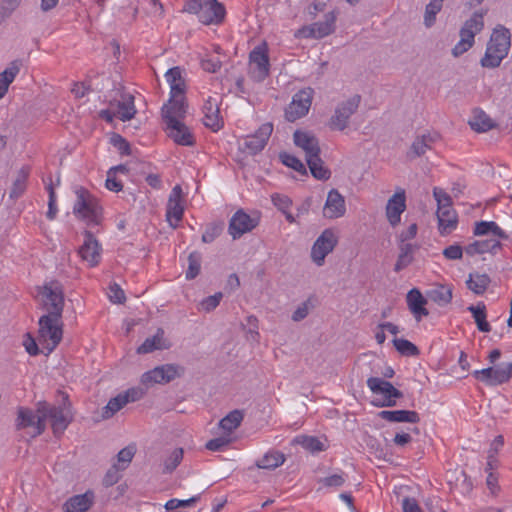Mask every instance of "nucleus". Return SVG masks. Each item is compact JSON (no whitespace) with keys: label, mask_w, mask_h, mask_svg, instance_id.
Masks as SVG:
<instances>
[{"label":"nucleus","mask_w":512,"mask_h":512,"mask_svg":"<svg viewBox=\"0 0 512 512\" xmlns=\"http://www.w3.org/2000/svg\"><path fill=\"white\" fill-rule=\"evenodd\" d=\"M111 143L121 154L129 155L131 153L130 144L121 135L114 134L111 138Z\"/></svg>","instance_id":"obj_62"},{"label":"nucleus","mask_w":512,"mask_h":512,"mask_svg":"<svg viewBox=\"0 0 512 512\" xmlns=\"http://www.w3.org/2000/svg\"><path fill=\"white\" fill-rule=\"evenodd\" d=\"M294 144L305 153V159H311L321 153L319 140L311 132L296 130L293 134Z\"/></svg>","instance_id":"obj_17"},{"label":"nucleus","mask_w":512,"mask_h":512,"mask_svg":"<svg viewBox=\"0 0 512 512\" xmlns=\"http://www.w3.org/2000/svg\"><path fill=\"white\" fill-rule=\"evenodd\" d=\"M437 219L438 229L442 236L450 234L458 224L457 213L453 208L437 213Z\"/></svg>","instance_id":"obj_32"},{"label":"nucleus","mask_w":512,"mask_h":512,"mask_svg":"<svg viewBox=\"0 0 512 512\" xmlns=\"http://www.w3.org/2000/svg\"><path fill=\"white\" fill-rule=\"evenodd\" d=\"M83 235V244L79 247L78 254L89 267H95L101 261L102 247L91 231L85 230Z\"/></svg>","instance_id":"obj_10"},{"label":"nucleus","mask_w":512,"mask_h":512,"mask_svg":"<svg viewBox=\"0 0 512 512\" xmlns=\"http://www.w3.org/2000/svg\"><path fill=\"white\" fill-rule=\"evenodd\" d=\"M272 202L283 213H286V210H288L292 204L291 199L288 196L282 194L272 195Z\"/></svg>","instance_id":"obj_64"},{"label":"nucleus","mask_w":512,"mask_h":512,"mask_svg":"<svg viewBox=\"0 0 512 512\" xmlns=\"http://www.w3.org/2000/svg\"><path fill=\"white\" fill-rule=\"evenodd\" d=\"M512 378V363H502L494 366L493 386L501 385Z\"/></svg>","instance_id":"obj_45"},{"label":"nucleus","mask_w":512,"mask_h":512,"mask_svg":"<svg viewBox=\"0 0 512 512\" xmlns=\"http://www.w3.org/2000/svg\"><path fill=\"white\" fill-rule=\"evenodd\" d=\"M460 40L452 49V55L454 57H459L465 52H467L473 45L475 40L471 37L464 36L463 33L459 32Z\"/></svg>","instance_id":"obj_54"},{"label":"nucleus","mask_w":512,"mask_h":512,"mask_svg":"<svg viewBox=\"0 0 512 512\" xmlns=\"http://www.w3.org/2000/svg\"><path fill=\"white\" fill-rule=\"evenodd\" d=\"M501 243L498 239L491 238L485 240H476L465 247V253L469 256L477 254L492 253L496 254L497 250L501 248Z\"/></svg>","instance_id":"obj_28"},{"label":"nucleus","mask_w":512,"mask_h":512,"mask_svg":"<svg viewBox=\"0 0 512 512\" xmlns=\"http://www.w3.org/2000/svg\"><path fill=\"white\" fill-rule=\"evenodd\" d=\"M467 309L469 312L472 313V316L479 331L489 332L491 330V326L486 320L487 314L486 306L484 305V303L480 302L476 306L471 305Z\"/></svg>","instance_id":"obj_41"},{"label":"nucleus","mask_w":512,"mask_h":512,"mask_svg":"<svg viewBox=\"0 0 512 512\" xmlns=\"http://www.w3.org/2000/svg\"><path fill=\"white\" fill-rule=\"evenodd\" d=\"M336 13L334 11L325 14L324 21L312 23L304 27L301 32L305 37L321 39L335 31Z\"/></svg>","instance_id":"obj_18"},{"label":"nucleus","mask_w":512,"mask_h":512,"mask_svg":"<svg viewBox=\"0 0 512 512\" xmlns=\"http://www.w3.org/2000/svg\"><path fill=\"white\" fill-rule=\"evenodd\" d=\"M195 14L204 25H218L223 22L226 10L224 5L217 0H205L201 5V9Z\"/></svg>","instance_id":"obj_11"},{"label":"nucleus","mask_w":512,"mask_h":512,"mask_svg":"<svg viewBox=\"0 0 512 512\" xmlns=\"http://www.w3.org/2000/svg\"><path fill=\"white\" fill-rule=\"evenodd\" d=\"M346 213L345 198L337 189L328 192L324 207L323 216L327 219H337Z\"/></svg>","instance_id":"obj_20"},{"label":"nucleus","mask_w":512,"mask_h":512,"mask_svg":"<svg viewBox=\"0 0 512 512\" xmlns=\"http://www.w3.org/2000/svg\"><path fill=\"white\" fill-rule=\"evenodd\" d=\"M21 66V60H13L9 66L0 73V99L3 98L7 93L9 85L14 81L15 77L20 72Z\"/></svg>","instance_id":"obj_33"},{"label":"nucleus","mask_w":512,"mask_h":512,"mask_svg":"<svg viewBox=\"0 0 512 512\" xmlns=\"http://www.w3.org/2000/svg\"><path fill=\"white\" fill-rule=\"evenodd\" d=\"M244 413L242 410L235 409L229 412L219 422V426L226 432L231 433L237 429L243 421Z\"/></svg>","instance_id":"obj_44"},{"label":"nucleus","mask_w":512,"mask_h":512,"mask_svg":"<svg viewBox=\"0 0 512 512\" xmlns=\"http://www.w3.org/2000/svg\"><path fill=\"white\" fill-rule=\"evenodd\" d=\"M433 196L437 202V213L452 208V198L443 189L435 187Z\"/></svg>","instance_id":"obj_52"},{"label":"nucleus","mask_w":512,"mask_h":512,"mask_svg":"<svg viewBox=\"0 0 512 512\" xmlns=\"http://www.w3.org/2000/svg\"><path fill=\"white\" fill-rule=\"evenodd\" d=\"M406 209L405 191L396 192L387 202L386 216L392 226L400 223L401 214Z\"/></svg>","instance_id":"obj_22"},{"label":"nucleus","mask_w":512,"mask_h":512,"mask_svg":"<svg viewBox=\"0 0 512 512\" xmlns=\"http://www.w3.org/2000/svg\"><path fill=\"white\" fill-rule=\"evenodd\" d=\"M360 101V95H354L348 100L340 103L336 107L335 113L330 119V128L332 130L343 131L348 126L350 117L357 111Z\"/></svg>","instance_id":"obj_6"},{"label":"nucleus","mask_w":512,"mask_h":512,"mask_svg":"<svg viewBox=\"0 0 512 512\" xmlns=\"http://www.w3.org/2000/svg\"><path fill=\"white\" fill-rule=\"evenodd\" d=\"M37 412L43 415L44 422L46 419H50L51 427L55 436L61 435L73 419L68 395H64L63 402L59 406L40 402L38 404Z\"/></svg>","instance_id":"obj_2"},{"label":"nucleus","mask_w":512,"mask_h":512,"mask_svg":"<svg viewBox=\"0 0 512 512\" xmlns=\"http://www.w3.org/2000/svg\"><path fill=\"white\" fill-rule=\"evenodd\" d=\"M202 256L201 253L193 251L188 256V269L186 271V279L192 280L196 278L201 269Z\"/></svg>","instance_id":"obj_48"},{"label":"nucleus","mask_w":512,"mask_h":512,"mask_svg":"<svg viewBox=\"0 0 512 512\" xmlns=\"http://www.w3.org/2000/svg\"><path fill=\"white\" fill-rule=\"evenodd\" d=\"M177 376L178 367L173 364H166L145 372L141 377V383L144 385L168 383Z\"/></svg>","instance_id":"obj_16"},{"label":"nucleus","mask_w":512,"mask_h":512,"mask_svg":"<svg viewBox=\"0 0 512 512\" xmlns=\"http://www.w3.org/2000/svg\"><path fill=\"white\" fill-rule=\"evenodd\" d=\"M444 0H430L426 5L424 14V25L430 28L436 21V15L441 11Z\"/></svg>","instance_id":"obj_46"},{"label":"nucleus","mask_w":512,"mask_h":512,"mask_svg":"<svg viewBox=\"0 0 512 512\" xmlns=\"http://www.w3.org/2000/svg\"><path fill=\"white\" fill-rule=\"evenodd\" d=\"M427 299L421 294V292L414 288L407 294V304L417 321H420L423 316H428L429 312L425 308Z\"/></svg>","instance_id":"obj_25"},{"label":"nucleus","mask_w":512,"mask_h":512,"mask_svg":"<svg viewBox=\"0 0 512 512\" xmlns=\"http://www.w3.org/2000/svg\"><path fill=\"white\" fill-rule=\"evenodd\" d=\"M338 238L332 229H325L314 242L311 249V258L317 266H322L325 257L333 251Z\"/></svg>","instance_id":"obj_7"},{"label":"nucleus","mask_w":512,"mask_h":512,"mask_svg":"<svg viewBox=\"0 0 512 512\" xmlns=\"http://www.w3.org/2000/svg\"><path fill=\"white\" fill-rule=\"evenodd\" d=\"M511 47L510 31L502 25L494 28L480 63L484 68H497Z\"/></svg>","instance_id":"obj_1"},{"label":"nucleus","mask_w":512,"mask_h":512,"mask_svg":"<svg viewBox=\"0 0 512 512\" xmlns=\"http://www.w3.org/2000/svg\"><path fill=\"white\" fill-rule=\"evenodd\" d=\"M469 125L476 132H487L495 127L493 120L482 110L476 109Z\"/></svg>","instance_id":"obj_37"},{"label":"nucleus","mask_w":512,"mask_h":512,"mask_svg":"<svg viewBox=\"0 0 512 512\" xmlns=\"http://www.w3.org/2000/svg\"><path fill=\"white\" fill-rule=\"evenodd\" d=\"M183 449L182 448H176L170 456L164 461V473H171L173 472L177 466L181 463L183 459Z\"/></svg>","instance_id":"obj_53"},{"label":"nucleus","mask_w":512,"mask_h":512,"mask_svg":"<svg viewBox=\"0 0 512 512\" xmlns=\"http://www.w3.org/2000/svg\"><path fill=\"white\" fill-rule=\"evenodd\" d=\"M272 132L273 124L271 122L262 124L254 134L244 138L243 149L251 155L257 154L264 149Z\"/></svg>","instance_id":"obj_12"},{"label":"nucleus","mask_w":512,"mask_h":512,"mask_svg":"<svg viewBox=\"0 0 512 512\" xmlns=\"http://www.w3.org/2000/svg\"><path fill=\"white\" fill-rule=\"evenodd\" d=\"M306 163L310 169L312 176L317 180L325 181L331 177V171L324 165V162L321 159L320 154H318L316 157L308 159Z\"/></svg>","instance_id":"obj_40"},{"label":"nucleus","mask_w":512,"mask_h":512,"mask_svg":"<svg viewBox=\"0 0 512 512\" xmlns=\"http://www.w3.org/2000/svg\"><path fill=\"white\" fill-rule=\"evenodd\" d=\"M285 461V456L279 451H269L256 462L257 467L261 469H275L281 466Z\"/></svg>","instance_id":"obj_43"},{"label":"nucleus","mask_w":512,"mask_h":512,"mask_svg":"<svg viewBox=\"0 0 512 512\" xmlns=\"http://www.w3.org/2000/svg\"><path fill=\"white\" fill-rule=\"evenodd\" d=\"M127 404V400L125 399L122 393L117 396L111 398L107 405L103 408L102 416L105 419L111 418L116 412L122 409Z\"/></svg>","instance_id":"obj_47"},{"label":"nucleus","mask_w":512,"mask_h":512,"mask_svg":"<svg viewBox=\"0 0 512 512\" xmlns=\"http://www.w3.org/2000/svg\"><path fill=\"white\" fill-rule=\"evenodd\" d=\"M22 0H0V16L2 18L10 17L20 6Z\"/></svg>","instance_id":"obj_59"},{"label":"nucleus","mask_w":512,"mask_h":512,"mask_svg":"<svg viewBox=\"0 0 512 512\" xmlns=\"http://www.w3.org/2000/svg\"><path fill=\"white\" fill-rule=\"evenodd\" d=\"M186 114L184 99H170L168 104L162 108V117L165 124H170V120H180Z\"/></svg>","instance_id":"obj_29"},{"label":"nucleus","mask_w":512,"mask_h":512,"mask_svg":"<svg viewBox=\"0 0 512 512\" xmlns=\"http://www.w3.org/2000/svg\"><path fill=\"white\" fill-rule=\"evenodd\" d=\"M116 115L121 121H129L136 114V108L134 105V96L128 94L124 96L122 101H118L116 104Z\"/></svg>","instance_id":"obj_36"},{"label":"nucleus","mask_w":512,"mask_h":512,"mask_svg":"<svg viewBox=\"0 0 512 512\" xmlns=\"http://www.w3.org/2000/svg\"><path fill=\"white\" fill-rule=\"evenodd\" d=\"M491 282L487 274L470 273L466 281L467 287L476 295H482Z\"/></svg>","instance_id":"obj_38"},{"label":"nucleus","mask_w":512,"mask_h":512,"mask_svg":"<svg viewBox=\"0 0 512 512\" xmlns=\"http://www.w3.org/2000/svg\"><path fill=\"white\" fill-rule=\"evenodd\" d=\"M222 297H223V294L221 292H217L214 295L204 298L200 302L199 309L203 310L205 312H210V311L214 310L219 305Z\"/></svg>","instance_id":"obj_57"},{"label":"nucleus","mask_w":512,"mask_h":512,"mask_svg":"<svg viewBox=\"0 0 512 512\" xmlns=\"http://www.w3.org/2000/svg\"><path fill=\"white\" fill-rule=\"evenodd\" d=\"M15 426L17 430L32 428V437L41 435L46 428L43 415L38 412L36 414L32 409L26 407H18Z\"/></svg>","instance_id":"obj_9"},{"label":"nucleus","mask_w":512,"mask_h":512,"mask_svg":"<svg viewBox=\"0 0 512 512\" xmlns=\"http://www.w3.org/2000/svg\"><path fill=\"white\" fill-rule=\"evenodd\" d=\"M436 138V136H433L429 133L416 137L411 145L410 153L413 154L414 157H420L424 155L427 150L431 149V146L435 142Z\"/></svg>","instance_id":"obj_39"},{"label":"nucleus","mask_w":512,"mask_h":512,"mask_svg":"<svg viewBox=\"0 0 512 512\" xmlns=\"http://www.w3.org/2000/svg\"><path fill=\"white\" fill-rule=\"evenodd\" d=\"M487 14V10L476 11L472 16L467 19L460 29V32L466 37L475 38V35L480 33L484 28V16Z\"/></svg>","instance_id":"obj_31"},{"label":"nucleus","mask_w":512,"mask_h":512,"mask_svg":"<svg viewBox=\"0 0 512 512\" xmlns=\"http://www.w3.org/2000/svg\"><path fill=\"white\" fill-rule=\"evenodd\" d=\"M428 297L439 306H445L452 300V288L447 285H438L429 291Z\"/></svg>","instance_id":"obj_42"},{"label":"nucleus","mask_w":512,"mask_h":512,"mask_svg":"<svg viewBox=\"0 0 512 512\" xmlns=\"http://www.w3.org/2000/svg\"><path fill=\"white\" fill-rule=\"evenodd\" d=\"M313 95L314 90L310 87L298 91L285 109V118L289 122H294L304 117L309 112Z\"/></svg>","instance_id":"obj_5"},{"label":"nucleus","mask_w":512,"mask_h":512,"mask_svg":"<svg viewBox=\"0 0 512 512\" xmlns=\"http://www.w3.org/2000/svg\"><path fill=\"white\" fill-rule=\"evenodd\" d=\"M346 481V475L344 472L336 473L324 478H321L319 480V483H321L325 487H334L338 488L341 487Z\"/></svg>","instance_id":"obj_56"},{"label":"nucleus","mask_w":512,"mask_h":512,"mask_svg":"<svg viewBox=\"0 0 512 512\" xmlns=\"http://www.w3.org/2000/svg\"><path fill=\"white\" fill-rule=\"evenodd\" d=\"M279 158L285 166L292 168L293 170L301 173L302 175L307 174L305 165L296 156L286 152H282L279 154Z\"/></svg>","instance_id":"obj_51"},{"label":"nucleus","mask_w":512,"mask_h":512,"mask_svg":"<svg viewBox=\"0 0 512 512\" xmlns=\"http://www.w3.org/2000/svg\"><path fill=\"white\" fill-rule=\"evenodd\" d=\"M393 345L403 356H417L420 353L416 345L403 338H394Z\"/></svg>","instance_id":"obj_49"},{"label":"nucleus","mask_w":512,"mask_h":512,"mask_svg":"<svg viewBox=\"0 0 512 512\" xmlns=\"http://www.w3.org/2000/svg\"><path fill=\"white\" fill-rule=\"evenodd\" d=\"M251 77L257 81H263L269 74V57L265 46L255 47L249 55Z\"/></svg>","instance_id":"obj_14"},{"label":"nucleus","mask_w":512,"mask_h":512,"mask_svg":"<svg viewBox=\"0 0 512 512\" xmlns=\"http://www.w3.org/2000/svg\"><path fill=\"white\" fill-rule=\"evenodd\" d=\"M474 235L484 236L492 234L498 239H508V235L494 221H480L475 223Z\"/></svg>","instance_id":"obj_34"},{"label":"nucleus","mask_w":512,"mask_h":512,"mask_svg":"<svg viewBox=\"0 0 512 512\" xmlns=\"http://www.w3.org/2000/svg\"><path fill=\"white\" fill-rule=\"evenodd\" d=\"M94 503V493L87 491L84 494L69 498L64 504L65 512H86Z\"/></svg>","instance_id":"obj_24"},{"label":"nucleus","mask_w":512,"mask_h":512,"mask_svg":"<svg viewBox=\"0 0 512 512\" xmlns=\"http://www.w3.org/2000/svg\"><path fill=\"white\" fill-rule=\"evenodd\" d=\"M168 136L173 141L182 146H193L195 139L190 129L180 120H170V124H166Z\"/></svg>","instance_id":"obj_21"},{"label":"nucleus","mask_w":512,"mask_h":512,"mask_svg":"<svg viewBox=\"0 0 512 512\" xmlns=\"http://www.w3.org/2000/svg\"><path fill=\"white\" fill-rule=\"evenodd\" d=\"M493 373H494V366L484 368L481 370H475L472 375L477 379L489 386H493Z\"/></svg>","instance_id":"obj_61"},{"label":"nucleus","mask_w":512,"mask_h":512,"mask_svg":"<svg viewBox=\"0 0 512 512\" xmlns=\"http://www.w3.org/2000/svg\"><path fill=\"white\" fill-rule=\"evenodd\" d=\"M49 316L61 317L64 308V295L57 283L45 285L42 292Z\"/></svg>","instance_id":"obj_13"},{"label":"nucleus","mask_w":512,"mask_h":512,"mask_svg":"<svg viewBox=\"0 0 512 512\" xmlns=\"http://www.w3.org/2000/svg\"><path fill=\"white\" fill-rule=\"evenodd\" d=\"M182 197V188L180 185H176L168 199L167 208H166V218L170 223V226L176 228L178 223L182 220L184 207L181 201Z\"/></svg>","instance_id":"obj_19"},{"label":"nucleus","mask_w":512,"mask_h":512,"mask_svg":"<svg viewBox=\"0 0 512 512\" xmlns=\"http://www.w3.org/2000/svg\"><path fill=\"white\" fill-rule=\"evenodd\" d=\"M30 174V168L28 166L22 167L14 180L12 187L9 191V197L13 200L20 198L27 187V180Z\"/></svg>","instance_id":"obj_35"},{"label":"nucleus","mask_w":512,"mask_h":512,"mask_svg":"<svg viewBox=\"0 0 512 512\" xmlns=\"http://www.w3.org/2000/svg\"><path fill=\"white\" fill-rule=\"evenodd\" d=\"M75 193L77 197L73 206L75 216L86 221L88 224L98 225L102 212L98 200L83 187L77 188Z\"/></svg>","instance_id":"obj_3"},{"label":"nucleus","mask_w":512,"mask_h":512,"mask_svg":"<svg viewBox=\"0 0 512 512\" xmlns=\"http://www.w3.org/2000/svg\"><path fill=\"white\" fill-rule=\"evenodd\" d=\"M39 338L46 342L48 353H51L61 342L63 336L61 317L43 315L39 319Z\"/></svg>","instance_id":"obj_4"},{"label":"nucleus","mask_w":512,"mask_h":512,"mask_svg":"<svg viewBox=\"0 0 512 512\" xmlns=\"http://www.w3.org/2000/svg\"><path fill=\"white\" fill-rule=\"evenodd\" d=\"M464 251L465 248L463 249L461 245L453 244L446 247L442 254L447 260H460L463 257Z\"/></svg>","instance_id":"obj_60"},{"label":"nucleus","mask_w":512,"mask_h":512,"mask_svg":"<svg viewBox=\"0 0 512 512\" xmlns=\"http://www.w3.org/2000/svg\"><path fill=\"white\" fill-rule=\"evenodd\" d=\"M305 450L310 452H320L324 450V444L314 436H300L295 439Z\"/></svg>","instance_id":"obj_50"},{"label":"nucleus","mask_w":512,"mask_h":512,"mask_svg":"<svg viewBox=\"0 0 512 512\" xmlns=\"http://www.w3.org/2000/svg\"><path fill=\"white\" fill-rule=\"evenodd\" d=\"M399 254L394 265V271L400 272L407 268L414 261V253L419 249V245L412 243H399Z\"/></svg>","instance_id":"obj_30"},{"label":"nucleus","mask_w":512,"mask_h":512,"mask_svg":"<svg viewBox=\"0 0 512 512\" xmlns=\"http://www.w3.org/2000/svg\"><path fill=\"white\" fill-rule=\"evenodd\" d=\"M367 386L374 394L383 396L381 404L384 407H394L397 399L403 397V393L396 389L389 381L378 377H370L367 380Z\"/></svg>","instance_id":"obj_8"},{"label":"nucleus","mask_w":512,"mask_h":512,"mask_svg":"<svg viewBox=\"0 0 512 512\" xmlns=\"http://www.w3.org/2000/svg\"><path fill=\"white\" fill-rule=\"evenodd\" d=\"M203 112L204 125L213 131H218L222 127L223 123L219 116V107L216 99L209 97L203 106Z\"/></svg>","instance_id":"obj_23"},{"label":"nucleus","mask_w":512,"mask_h":512,"mask_svg":"<svg viewBox=\"0 0 512 512\" xmlns=\"http://www.w3.org/2000/svg\"><path fill=\"white\" fill-rule=\"evenodd\" d=\"M109 298L113 303L122 304L126 297L124 291L116 283H113L109 287Z\"/></svg>","instance_id":"obj_63"},{"label":"nucleus","mask_w":512,"mask_h":512,"mask_svg":"<svg viewBox=\"0 0 512 512\" xmlns=\"http://www.w3.org/2000/svg\"><path fill=\"white\" fill-rule=\"evenodd\" d=\"M135 451H136L135 447L129 445L118 452L117 460L120 464L119 465L120 469H124L126 467V465L132 461Z\"/></svg>","instance_id":"obj_58"},{"label":"nucleus","mask_w":512,"mask_h":512,"mask_svg":"<svg viewBox=\"0 0 512 512\" xmlns=\"http://www.w3.org/2000/svg\"><path fill=\"white\" fill-rule=\"evenodd\" d=\"M170 348V343L164 338V330L158 328L155 335L148 337L137 348L138 354H147L155 350H163Z\"/></svg>","instance_id":"obj_27"},{"label":"nucleus","mask_w":512,"mask_h":512,"mask_svg":"<svg viewBox=\"0 0 512 512\" xmlns=\"http://www.w3.org/2000/svg\"><path fill=\"white\" fill-rule=\"evenodd\" d=\"M222 230V223L209 224L202 235V241L204 243H212L221 234Z\"/></svg>","instance_id":"obj_55"},{"label":"nucleus","mask_w":512,"mask_h":512,"mask_svg":"<svg viewBox=\"0 0 512 512\" xmlns=\"http://www.w3.org/2000/svg\"><path fill=\"white\" fill-rule=\"evenodd\" d=\"M258 225V219L253 218L242 209L235 212L229 221L228 232L233 239L252 231Z\"/></svg>","instance_id":"obj_15"},{"label":"nucleus","mask_w":512,"mask_h":512,"mask_svg":"<svg viewBox=\"0 0 512 512\" xmlns=\"http://www.w3.org/2000/svg\"><path fill=\"white\" fill-rule=\"evenodd\" d=\"M378 416L389 422L414 424L420 421L419 414L413 410H382L378 413Z\"/></svg>","instance_id":"obj_26"}]
</instances>
